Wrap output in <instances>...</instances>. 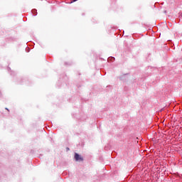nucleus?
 Masks as SVG:
<instances>
[{"mask_svg": "<svg viewBox=\"0 0 182 182\" xmlns=\"http://www.w3.org/2000/svg\"><path fill=\"white\" fill-rule=\"evenodd\" d=\"M75 159L76 160V161H83V157H82L77 153L75 154Z\"/></svg>", "mask_w": 182, "mask_h": 182, "instance_id": "1", "label": "nucleus"}]
</instances>
